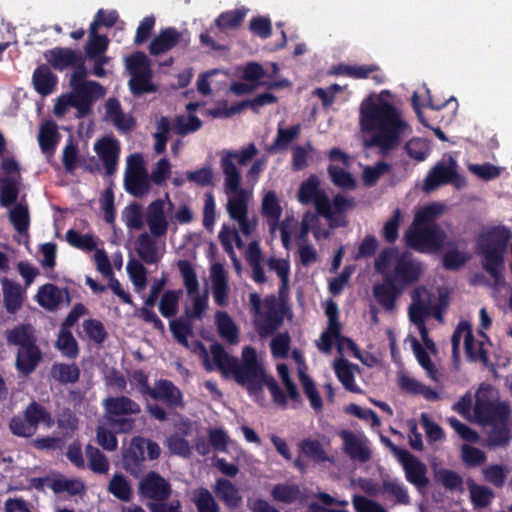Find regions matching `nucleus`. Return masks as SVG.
Segmentation results:
<instances>
[{
    "label": "nucleus",
    "instance_id": "1",
    "mask_svg": "<svg viewBox=\"0 0 512 512\" xmlns=\"http://www.w3.org/2000/svg\"><path fill=\"white\" fill-rule=\"evenodd\" d=\"M360 125L364 132L373 134L367 145L379 147L383 154L395 149L409 128L392 103L372 96L361 104Z\"/></svg>",
    "mask_w": 512,
    "mask_h": 512
},
{
    "label": "nucleus",
    "instance_id": "2",
    "mask_svg": "<svg viewBox=\"0 0 512 512\" xmlns=\"http://www.w3.org/2000/svg\"><path fill=\"white\" fill-rule=\"evenodd\" d=\"M511 238V231L507 227L496 226L479 239L482 267L493 279L495 287H504L506 284L503 276L504 255Z\"/></svg>",
    "mask_w": 512,
    "mask_h": 512
},
{
    "label": "nucleus",
    "instance_id": "3",
    "mask_svg": "<svg viewBox=\"0 0 512 512\" xmlns=\"http://www.w3.org/2000/svg\"><path fill=\"white\" fill-rule=\"evenodd\" d=\"M105 418L117 433H130L135 427L140 405L127 396H111L103 400Z\"/></svg>",
    "mask_w": 512,
    "mask_h": 512
},
{
    "label": "nucleus",
    "instance_id": "4",
    "mask_svg": "<svg viewBox=\"0 0 512 512\" xmlns=\"http://www.w3.org/2000/svg\"><path fill=\"white\" fill-rule=\"evenodd\" d=\"M447 234L440 225H410L404 234L408 248L424 254H436L445 248Z\"/></svg>",
    "mask_w": 512,
    "mask_h": 512
},
{
    "label": "nucleus",
    "instance_id": "5",
    "mask_svg": "<svg viewBox=\"0 0 512 512\" xmlns=\"http://www.w3.org/2000/svg\"><path fill=\"white\" fill-rule=\"evenodd\" d=\"M320 181L314 174L303 181L298 190V200L304 205L314 204L317 213L329 220L332 228L344 227L346 223H335L331 202L324 190L319 188Z\"/></svg>",
    "mask_w": 512,
    "mask_h": 512
},
{
    "label": "nucleus",
    "instance_id": "6",
    "mask_svg": "<svg viewBox=\"0 0 512 512\" xmlns=\"http://www.w3.org/2000/svg\"><path fill=\"white\" fill-rule=\"evenodd\" d=\"M258 150L254 143L248 144L241 150L225 151L221 158L220 165L225 177V188L227 192H237L241 185V174L235 165V161L241 166L247 165L257 155Z\"/></svg>",
    "mask_w": 512,
    "mask_h": 512
},
{
    "label": "nucleus",
    "instance_id": "7",
    "mask_svg": "<svg viewBox=\"0 0 512 512\" xmlns=\"http://www.w3.org/2000/svg\"><path fill=\"white\" fill-rule=\"evenodd\" d=\"M490 386L482 385L475 394L474 416L481 426H488L495 422H507L510 416V407L503 402L495 403L488 397Z\"/></svg>",
    "mask_w": 512,
    "mask_h": 512
},
{
    "label": "nucleus",
    "instance_id": "8",
    "mask_svg": "<svg viewBox=\"0 0 512 512\" xmlns=\"http://www.w3.org/2000/svg\"><path fill=\"white\" fill-rule=\"evenodd\" d=\"M126 66L131 74L129 86L134 95L154 92L156 87L151 83L152 72L148 57L137 52L129 58H126Z\"/></svg>",
    "mask_w": 512,
    "mask_h": 512
},
{
    "label": "nucleus",
    "instance_id": "9",
    "mask_svg": "<svg viewBox=\"0 0 512 512\" xmlns=\"http://www.w3.org/2000/svg\"><path fill=\"white\" fill-rule=\"evenodd\" d=\"M424 270L425 267L422 261L416 259L409 252H403L396 257L391 273L386 276L405 289L417 283Z\"/></svg>",
    "mask_w": 512,
    "mask_h": 512
},
{
    "label": "nucleus",
    "instance_id": "10",
    "mask_svg": "<svg viewBox=\"0 0 512 512\" xmlns=\"http://www.w3.org/2000/svg\"><path fill=\"white\" fill-rule=\"evenodd\" d=\"M458 164L453 157H449L448 164L438 162L428 173L424 180L423 189L431 192L444 184H452L461 188L466 184L465 178L457 172Z\"/></svg>",
    "mask_w": 512,
    "mask_h": 512
},
{
    "label": "nucleus",
    "instance_id": "11",
    "mask_svg": "<svg viewBox=\"0 0 512 512\" xmlns=\"http://www.w3.org/2000/svg\"><path fill=\"white\" fill-rule=\"evenodd\" d=\"M230 374L233 375L235 381L246 387L248 393L258 401L263 397V383L265 379V372L260 365H253V363H242L238 360L231 370Z\"/></svg>",
    "mask_w": 512,
    "mask_h": 512
},
{
    "label": "nucleus",
    "instance_id": "12",
    "mask_svg": "<svg viewBox=\"0 0 512 512\" xmlns=\"http://www.w3.org/2000/svg\"><path fill=\"white\" fill-rule=\"evenodd\" d=\"M464 333V349L467 358L470 361H480L485 366L489 363V356L487 351L484 349V344L479 343L476 348V341L472 332L471 325L466 321H461L453 332L451 343L453 354H456L459 350L460 341L462 334Z\"/></svg>",
    "mask_w": 512,
    "mask_h": 512
},
{
    "label": "nucleus",
    "instance_id": "13",
    "mask_svg": "<svg viewBox=\"0 0 512 512\" xmlns=\"http://www.w3.org/2000/svg\"><path fill=\"white\" fill-rule=\"evenodd\" d=\"M386 443L403 464L407 481L419 489L427 487L429 480L426 476L427 469L425 464L419 461L409 451L393 444L390 439L387 438Z\"/></svg>",
    "mask_w": 512,
    "mask_h": 512
},
{
    "label": "nucleus",
    "instance_id": "14",
    "mask_svg": "<svg viewBox=\"0 0 512 512\" xmlns=\"http://www.w3.org/2000/svg\"><path fill=\"white\" fill-rule=\"evenodd\" d=\"M105 93V88L95 81L77 84L72 88L71 94L76 102L77 117L86 116L90 112L91 105L104 97Z\"/></svg>",
    "mask_w": 512,
    "mask_h": 512
},
{
    "label": "nucleus",
    "instance_id": "15",
    "mask_svg": "<svg viewBox=\"0 0 512 512\" xmlns=\"http://www.w3.org/2000/svg\"><path fill=\"white\" fill-rule=\"evenodd\" d=\"M125 187L130 194L136 197L146 195L150 189L148 175L141 164L140 158L136 155H131L128 158Z\"/></svg>",
    "mask_w": 512,
    "mask_h": 512
},
{
    "label": "nucleus",
    "instance_id": "16",
    "mask_svg": "<svg viewBox=\"0 0 512 512\" xmlns=\"http://www.w3.org/2000/svg\"><path fill=\"white\" fill-rule=\"evenodd\" d=\"M265 311L255 321L256 330L260 337H267L272 334L282 325L283 315L278 309L277 300L274 295L267 296L263 300Z\"/></svg>",
    "mask_w": 512,
    "mask_h": 512
},
{
    "label": "nucleus",
    "instance_id": "17",
    "mask_svg": "<svg viewBox=\"0 0 512 512\" xmlns=\"http://www.w3.org/2000/svg\"><path fill=\"white\" fill-rule=\"evenodd\" d=\"M403 290V287L385 276L382 283H377L373 286V296L384 310L393 311L396 307V301L403 293Z\"/></svg>",
    "mask_w": 512,
    "mask_h": 512
},
{
    "label": "nucleus",
    "instance_id": "18",
    "mask_svg": "<svg viewBox=\"0 0 512 512\" xmlns=\"http://www.w3.org/2000/svg\"><path fill=\"white\" fill-rule=\"evenodd\" d=\"M145 443L146 439L134 437L131 439L129 448L123 451V467L135 477L143 472Z\"/></svg>",
    "mask_w": 512,
    "mask_h": 512
},
{
    "label": "nucleus",
    "instance_id": "19",
    "mask_svg": "<svg viewBox=\"0 0 512 512\" xmlns=\"http://www.w3.org/2000/svg\"><path fill=\"white\" fill-rule=\"evenodd\" d=\"M94 150L102 161L106 174H114L120 152L118 142L110 137H104L94 144Z\"/></svg>",
    "mask_w": 512,
    "mask_h": 512
},
{
    "label": "nucleus",
    "instance_id": "20",
    "mask_svg": "<svg viewBox=\"0 0 512 512\" xmlns=\"http://www.w3.org/2000/svg\"><path fill=\"white\" fill-rule=\"evenodd\" d=\"M170 205L164 200L152 202L146 212V222L151 234L155 237L164 236L168 229V221L165 215V207Z\"/></svg>",
    "mask_w": 512,
    "mask_h": 512
},
{
    "label": "nucleus",
    "instance_id": "21",
    "mask_svg": "<svg viewBox=\"0 0 512 512\" xmlns=\"http://www.w3.org/2000/svg\"><path fill=\"white\" fill-rule=\"evenodd\" d=\"M141 493L150 499L164 501L170 495V485L158 474L151 472L140 482Z\"/></svg>",
    "mask_w": 512,
    "mask_h": 512
},
{
    "label": "nucleus",
    "instance_id": "22",
    "mask_svg": "<svg viewBox=\"0 0 512 512\" xmlns=\"http://www.w3.org/2000/svg\"><path fill=\"white\" fill-rule=\"evenodd\" d=\"M344 452L353 460L367 462L371 458L370 449L352 432L343 430L340 433Z\"/></svg>",
    "mask_w": 512,
    "mask_h": 512
},
{
    "label": "nucleus",
    "instance_id": "23",
    "mask_svg": "<svg viewBox=\"0 0 512 512\" xmlns=\"http://www.w3.org/2000/svg\"><path fill=\"white\" fill-rule=\"evenodd\" d=\"M3 291V302L9 313H15L24 302L25 291L21 285L4 278L1 281Z\"/></svg>",
    "mask_w": 512,
    "mask_h": 512
},
{
    "label": "nucleus",
    "instance_id": "24",
    "mask_svg": "<svg viewBox=\"0 0 512 512\" xmlns=\"http://www.w3.org/2000/svg\"><path fill=\"white\" fill-rule=\"evenodd\" d=\"M214 492L217 497L230 509H236L242 504V496L237 487L226 478L215 481Z\"/></svg>",
    "mask_w": 512,
    "mask_h": 512
},
{
    "label": "nucleus",
    "instance_id": "25",
    "mask_svg": "<svg viewBox=\"0 0 512 512\" xmlns=\"http://www.w3.org/2000/svg\"><path fill=\"white\" fill-rule=\"evenodd\" d=\"M261 213L268 218L269 230L274 233L280 224L282 207L275 191L271 190L265 194L262 200Z\"/></svg>",
    "mask_w": 512,
    "mask_h": 512
},
{
    "label": "nucleus",
    "instance_id": "26",
    "mask_svg": "<svg viewBox=\"0 0 512 512\" xmlns=\"http://www.w3.org/2000/svg\"><path fill=\"white\" fill-rule=\"evenodd\" d=\"M38 303L49 310L56 309L63 301L69 303V295L66 290L59 289L52 284H46L40 288L37 294Z\"/></svg>",
    "mask_w": 512,
    "mask_h": 512
},
{
    "label": "nucleus",
    "instance_id": "27",
    "mask_svg": "<svg viewBox=\"0 0 512 512\" xmlns=\"http://www.w3.org/2000/svg\"><path fill=\"white\" fill-rule=\"evenodd\" d=\"M270 494L274 501L287 505L304 500L301 488L296 483H278L273 486Z\"/></svg>",
    "mask_w": 512,
    "mask_h": 512
},
{
    "label": "nucleus",
    "instance_id": "28",
    "mask_svg": "<svg viewBox=\"0 0 512 512\" xmlns=\"http://www.w3.org/2000/svg\"><path fill=\"white\" fill-rule=\"evenodd\" d=\"M423 291V288L417 287L411 294L412 304L409 307V319L417 326H423L425 319L429 316L431 310L430 300H424L421 298V293Z\"/></svg>",
    "mask_w": 512,
    "mask_h": 512
},
{
    "label": "nucleus",
    "instance_id": "29",
    "mask_svg": "<svg viewBox=\"0 0 512 512\" xmlns=\"http://www.w3.org/2000/svg\"><path fill=\"white\" fill-rule=\"evenodd\" d=\"M492 428L487 433V437L483 445L489 449H495L499 447H506L509 445L512 434L509 429L507 422H495L490 424Z\"/></svg>",
    "mask_w": 512,
    "mask_h": 512
},
{
    "label": "nucleus",
    "instance_id": "30",
    "mask_svg": "<svg viewBox=\"0 0 512 512\" xmlns=\"http://www.w3.org/2000/svg\"><path fill=\"white\" fill-rule=\"evenodd\" d=\"M445 247L449 248L442 256V266L447 271L460 270L470 259V255L457 248L455 241H445Z\"/></svg>",
    "mask_w": 512,
    "mask_h": 512
},
{
    "label": "nucleus",
    "instance_id": "31",
    "mask_svg": "<svg viewBox=\"0 0 512 512\" xmlns=\"http://www.w3.org/2000/svg\"><path fill=\"white\" fill-rule=\"evenodd\" d=\"M47 61L58 70L75 66L81 60V55L67 48H56L46 54Z\"/></svg>",
    "mask_w": 512,
    "mask_h": 512
},
{
    "label": "nucleus",
    "instance_id": "32",
    "mask_svg": "<svg viewBox=\"0 0 512 512\" xmlns=\"http://www.w3.org/2000/svg\"><path fill=\"white\" fill-rule=\"evenodd\" d=\"M215 321L218 333L223 340L231 345L239 342V329L226 311H217Z\"/></svg>",
    "mask_w": 512,
    "mask_h": 512
},
{
    "label": "nucleus",
    "instance_id": "33",
    "mask_svg": "<svg viewBox=\"0 0 512 512\" xmlns=\"http://www.w3.org/2000/svg\"><path fill=\"white\" fill-rule=\"evenodd\" d=\"M5 337L9 344L19 346L20 348L36 344L34 329L29 324H22L6 330Z\"/></svg>",
    "mask_w": 512,
    "mask_h": 512
},
{
    "label": "nucleus",
    "instance_id": "34",
    "mask_svg": "<svg viewBox=\"0 0 512 512\" xmlns=\"http://www.w3.org/2000/svg\"><path fill=\"white\" fill-rule=\"evenodd\" d=\"M149 393L154 399L165 401L170 406L181 405L180 391L167 380L158 381Z\"/></svg>",
    "mask_w": 512,
    "mask_h": 512
},
{
    "label": "nucleus",
    "instance_id": "35",
    "mask_svg": "<svg viewBox=\"0 0 512 512\" xmlns=\"http://www.w3.org/2000/svg\"><path fill=\"white\" fill-rule=\"evenodd\" d=\"M41 351L36 344L20 348L17 353L16 367L23 374L27 375L34 371L41 359Z\"/></svg>",
    "mask_w": 512,
    "mask_h": 512
},
{
    "label": "nucleus",
    "instance_id": "36",
    "mask_svg": "<svg viewBox=\"0 0 512 512\" xmlns=\"http://www.w3.org/2000/svg\"><path fill=\"white\" fill-rule=\"evenodd\" d=\"M300 133L298 125L289 128H278L274 141L266 146L265 150L270 154H276L279 151L287 150L290 143L294 141Z\"/></svg>",
    "mask_w": 512,
    "mask_h": 512
},
{
    "label": "nucleus",
    "instance_id": "37",
    "mask_svg": "<svg viewBox=\"0 0 512 512\" xmlns=\"http://www.w3.org/2000/svg\"><path fill=\"white\" fill-rule=\"evenodd\" d=\"M334 370L338 380L346 390L358 394L363 392L355 383L354 373L348 360L337 359L334 363Z\"/></svg>",
    "mask_w": 512,
    "mask_h": 512
},
{
    "label": "nucleus",
    "instance_id": "38",
    "mask_svg": "<svg viewBox=\"0 0 512 512\" xmlns=\"http://www.w3.org/2000/svg\"><path fill=\"white\" fill-rule=\"evenodd\" d=\"M105 108L106 117L114 124L115 127L120 130H129L132 128V118L122 112L120 103L116 99H108L105 104Z\"/></svg>",
    "mask_w": 512,
    "mask_h": 512
},
{
    "label": "nucleus",
    "instance_id": "39",
    "mask_svg": "<svg viewBox=\"0 0 512 512\" xmlns=\"http://www.w3.org/2000/svg\"><path fill=\"white\" fill-rule=\"evenodd\" d=\"M21 176H5L0 178V204L8 207L16 202Z\"/></svg>",
    "mask_w": 512,
    "mask_h": 512
},
{
    "label": "nucleus",
    "instance_id": "40",
    "mask_svg": "<svg viewBox=\"0 0 512 512\" xmlns=\"http://www.w3.org/2000/svg\"><path fill=\"white\" fill-rule=\"evenodd\" d=\"M98 22H93L89 29V40L85 46L86 54L89 58L96 59L102 55L108 46V39L106 36L97 33Z\"/></svg>",
    "mask_w": 512,
    "mask_h": 512
},
{
    "label": "nucleus",
    "instance_id": "41",
    "mask_svg": "<svg viewBox=\"0 0 512 512\" xmlns=\"http://www.w3.org/2000/svg\"><path fill=\"white\" fill-rule=\"evenodd\" d=\"M248 12L245 7L222 12L215 20V24L221 30L237 29L241 26Z\"/></svg>",
    "mask_w": 512,
    "mask_h": 512
},
{
    "label": "nucleus",
    "instance_id": "42",
    "mask_svg": "<svg viewBox=\"0 0 512 512\" xmlns=\"http://www.w3.org/2000/svg\"><path fill=\"white\" fill-rule=\"evenodd\" d=\"M33 83L35 89L42 95L50 94L55 85L56 77L53 75L49 67L40 66L33 75Z\"/></svg>",
    "mask_w": 512,
    "mask_h": 512
},
{
    "label": "nucleus",
    "instance_id": "43",
    "mask_svg": "<svg viewBox=\"0 0 512 512\" xmlns=\"http://www.w3.org/2000/svg\"><path fill=\"white\" fill-rule=\"evenodd\" d=\"M178 33L171 28L163 30L150 44L149 51L153 55H159L171 49L178 41Z\"/></svg>",
    "mask_w": 512,
    "mask_h": 512
},
{
    "label": "nucleus",
    "instance_id": "44",
    "mask_svg": "<svg viewBox=\"0 0 512 512\" xmlns=\"http://www.w3.org/2000/svg\"><path fill=\"white\" fill-rule=\"evenodd\" d=\"M108 492L121 501H129L132 497V488L128 479L120 474H114L109 481Z\"/></svg>",
    "mask_w": 512,
    "mask_h": 512
},
{
    "label": "nucleus",
    "instance_id": "45",
    "mask_svg": "<svg viewBox=\"0 0 512 512\" xmlns=\"http://www.w3.org/2000/svg\"><path fill=\"white\" fill-rule=\"evenodd\" d=\"M299 380L303 387L305 395L308 397L312 408L315 411H321L323 408L322 398L316 388L314 381L302 369L299 368Z\"/></svg>",
    "mask_w": 512,
    "mask_h": 512
},
{
    "label": "nucleus",
    "instance_id": "46",
    "mask_svg": "<svg viewBox=\"0 0 512 512\" xmlns=\"http://www.w3.org/2000/svg\"><path fill=\"white\" fill-rule=\"evenodd\" d=\"M213 362L219 370L224 374H230L231 370L235 366L237 358L230 356L219 343H214L210 347Z\"/></svg>",
    "mask_w": 512,
    "mask_h": 512
},
{
    "label": "nucleus",
    "instance_id": "47",
    "mask_svg": "<svg viewBox=\"0 0 512 512\" xmlns=\"http://www.w3.org/2000/svg\"><path fill=\"white\" fill-rule=\"evenodd\" d=\"M235 195L229 197L227 202V212L234 221L248 214V205L245 191L239 187Z\"/></svg>",
    "mask_w": 512,
    "mask_h": 512
},
{
    "label": "nucleus",
    "instance_id": "48",
    "mask_svg": "<svg viewBox=\"0 0 512 512\" xmlns=\"http://www.w3.org/2000/svg\"><path fill=\"white\" fill-rule=\"evenodd\" d=\"M381 493L393 496L398 504L407 505L410 502L407 490L398 479H383Z\"/></svg>",
    "mask_w": 512,
    "mask_h": 512
},
{
    "label": "nucleus",
    "instance_id": "49",
    "mask_svg": "<svg viewBox=\"0 0 512 512\" xmlns=\"http://www.w3.org/2000/svg\"><path fill=\"white\" fill-rule=\"evenodd\" d=\"M137 253L146 263H156L158 261V252L155 242L148 233H142L137 239Z\"/></svg>",
    "mask_w": 512,
    "mask_h": 512
},
{
    "label": "nucleus",
    "instance_id": "50",
    "mask_svg": "<svg viewBox=\"0 0 512 512\" xmlns=\"http://www.w3.org/2000/svg\"><path fill=\"white\" fill-rule=\"evenodd\" d=\"M86 457L89 468L98 474H107L109 471L108 458L96 447L87 445Z\"/></svg>",
    "mask_w": 512,
    "mask_h": 512
},
{
    "label": "nucleus",
    "instance_id": "51",
    "mask_svg": "<svg viewBox=\"0 0 512 512\" xmlns=\"http://www.w3.org/2000/svg\"><path fill=\"white\" fill-rule=\"evenodd\" d=\"M469 492L471 501L477 508L487 507L495 496L492 489L476 483L469 484Z\"/></svg>",
    "mask_w": 512,
    "mask_h": 512
},
{
    "label": "nucleus",
    "instance_id": "52",
    "mask_svg": "<svg viewBox=\"0 0 512 512\" xmlns=\"http://www.w3.org/2000/svg\"><path fill=\"white\" fill-rule=\"evenodd\" d=\"M27 421L33 426V435L35 434L38 424L43 422L47 427H51L53 420L51 416L37 403H31L24 411Z\"/></svg>",
    "mask_w": 512,
    "mask_h": 512
},
{
    "label": "nucleus",
    "instance_id": "53",
    "mask_svg": "<svg viewBox=\"0 0 512 512\" xmlns=\"http://www.w3.org/2000/svg\"><path fill=\"white\" fill-rule=\"evenodd\" d=\"M38 140L43 152L53 151L58 141L57 126L52 122L44 123L40 128Z\"/></svg>",
    "mask_w": 512,
    "mask_h": 512
},
{
    "label": "nucleus",
    "instance_id": "54",
    "mask_svg": "<svg viewBox=\"0 0 512 512\" xmlns=\"http://www.w3.org/2000/svg\"><path fill=\"white\" fill-rule=\"evenodd\" d=\"M80 371L74 364H54L51 368L52 377L61 383H73L79 378Z\"/></svg>",
    "mask_w": 512,
    "mask_h": 512
},
{
    "label": "nucleus",
    "instance_id": "55",
    "mask_svg": "<svg viewBox=\"0 0 512 512\" xmlns=\"http://www.w3.org/2000/svg\"><path fill=\"white\" fill-rule=\"evenodd\" d=\"M56 347L68 358H75L78 354L75 338L70 331L63 327L59 331Z\"/></svg>",
    "mask_w": 512,
    "mask_h": 512
},
{
    "label": "nucleus",
    "instance_id": "56",
    "mask_svg": "<svg viewBox=\"0 0 512 512\" xmlns=\"http://www.w3.org/2000/svg\"><path fill=\"white\" fill-rule=\"evenodd\" d=\"M402 220V212L399 208H396L392 216L385 222L382 229L383 239L389 243L394 244L399 236V226Z\"/></svg>",
    "mask_w": 512,
    "mask_h": 512
},
{
    "label": "nucleus",
    "instance_id": "57",
    "mask_svg": "<svg viewBox=\"0 0 512 512\" xmlns=\"http://www.w3.org/2000/svg\"><path fill=\"white\" fill-rule=\"evenodd\" d=\"M441 214V206L438 204H430L419 209L411 225L430 226L438 225L435 220Z\"/></svg>",
    "mask_w": 512,
    "mask_h": 512
},
{
    "label": "nucleus",
    "instance_id": "58",
    "mask_svg": "<svg viewBox=\"0 0 512 512\" xmlns=\"http://www.w3.org/2000/svg\"><path fill=\"white\" fill-rule=\"evenodd\" d=\"M55 493L67 492L71 495H77L84 491V483L79 479H68L60 477L54 479L50 485Z\"/></svg>",
    "mask_w": 512,
    "mask_h": 512
},
{
    "label": "nucleus",
    "instance_id": "59",
    "mask_svg": "<svg viewBox=\"0 0 512 512\" xmlns=\"http://www.w3.org/2000/svg\"><path fill=\"white\" fill-rule=\"evenodd\" d=\"M379 66L370 65H354L352 69H349L350 77L354 79H366L371 77L376 84H382L384 82V75L379 73Z\"/></svg>",
    "mask_w": 512,
    "mask_h": 512
},
{
    "label": "nucleus",
    "instance_id": "60",
    "mask_svg": "<svg viewBox=\"0 0 512 512\" xmlns=\"http://www.w3.org/2000/svg\"><path fill=\"white\" fill-rule=\"evenodd\" d=\"M327 171L334 185L344 189H354L356 187V181L351 173L343 168L330 164Z\"/></svg>",
    "mask_w": 512,
    "mask_h": 512
},
{
    "label": "nucleus",
    "instance_id": "61",
    "mask_svg": "<svg viewBox=\"0 0 512 512\" xmlns=\"http://www.w3.org/2000/svg\"><path fill=\"white\" fill-rule=\"evenodd\" d=\"M461 459L467 467H478L487 461L485 452L481 449L463 444L461 447Z\"/></svg>",
    "mask_w": 512,
    "mask_h": 512
},
{
    "label": "nucleus",
    "instance_id": "62",
    "mask_svg": "<svg viewBox=\"0 0 512 512\" xmlns=\"http://www.w3.org/2000/svg\"><path fill=\"white\" fill-rule=\"evenodd\" d=\"M404 150L410 158L420 162L427 158L430 148L424 139L415 137L406 142Z\"/></svg>",
    "mask_w": 512,
    "mask_h": 512
},
{
    "label": "nucleus",
    "instance_id": "63",
    "mask_svg": "<svg viewBox=\"0 0 512 512\" xmlns=\"http://www.w3.org/2000/svg\"><path fill=\"white\" fill-rule=\"evenodd\" d=\"M412 347L418 363L421 365L423 369L426 370L428 376L431 379L436 380V375L438 371L435 365L433 364L428 352L423 348V346L419 343L417 339H413Z\"/></svg>",
    "mask_w": 512,
    "mask_h": 512
},
{
    "label": "nucleus",
    "instance_id": "64",
    "mask_svg": "<svg viewBox=\"0 0 512 512\" xmlns=\"http://www.w3.org/2000/svg\"><path fill=\"white\" fill-rule=\"evenodd\" d=\"M9 219L14 228L20 233L25 234L29 227L28 208L22 204L16 205L9 212Z\"/></svg>",
    "mask_w": 512,
    "mask_h": 512
}]
</instances>
